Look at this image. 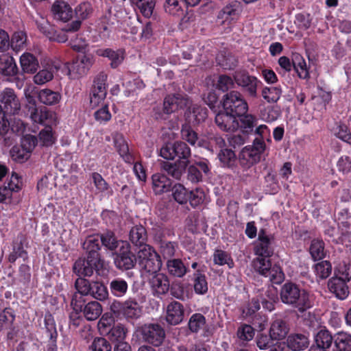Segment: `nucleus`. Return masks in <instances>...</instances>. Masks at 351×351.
<instances>
[{
    "instance_id": "f257e3e1",
    "label": "nucleus",
    "mask_w": 351,
    "mask_h": 351,
    "mask_svg": "<svg viewBox=\"0 0 351 351\" xmlns=\"http://www.w3.org/2000/svg\"><path fill=\"white\" fill-rule=\"evenodd\" d=\"M159 155L174 162H163L162 169L176 180H180L189 164L191 149L186 143L182 141L165 143L160 149Z\"/></svg>"
},
{
    "instance_id": "f03ea898",
    "label": "nucleus",
    "mask_w": 351,
    "mask_h": 351,
    "mask_svg": "<svg viewBox=\"0 0 351 351\" xmlns=\"http://www.w3.org/2000/svg\"><path fill=\"white\" fill-rule=\"evenodd\" d=\"M82 247L85 257L79 258L75 262L73 270L79 276L90 277L95 271L98 272L104 266V259L100 253L101 245L99 236L97 234L87 236Z\"/></svg>"
},
{
    "instance_id": "7ed1b4c3",
    "label": "nucleus",
    "mask_w": 351,
    "mask_h": 351,
    "mask_svg": "<svg viewBox=\"0 0 351 351\" xmlns=\"http://www.w3.org/2000/svg\"><path fill=\"white\" fill-rule=\"evenodd\" d=\"M279 295L283 304L296 309L300 313L306 312L313 306L309 293L290 280L280 287Z\"/></svg>"
},
{
    "instance_id": "20e7f679",
    "label": "nucleus",
    "mask_w": 351,
    "mask_h": 351,
    "mask_svg": "<svg viewBox=\"0 0 351 351\" xmlns=\"http://www.w3.org/2000/svg\"><path fill=\"white\" fill-rule=\"evenodd\" d=\"M266 144L254 140L252 145L243 147L239 155V162L241 171H237V176L243 180L247 181L250 177H254L256 168L254 165L258 163L264 158Z\"/></svg>"
},
{
    "instance_id": "39448f33",
    "label": "nucleus",
    "mask_w": 351,
    "mask_h": 351,
    "mask_svg": "<svg viewBox=\"0 0 351 351\" xmlns=\"http://www.w3.org/2000/svg\"><path fill=\"white\" fill-rule=\"evenodd\" d=\"M221 102L223 110L236 117L248 111V104L238 90L228 92L223 96Z\"/></svg>"
},
{
    "instance_id": "423d86ee",
    "label": "nucleus",
    "mask_w": 351,
    "mask_h": 351,
    "mask_svg": "<svg viewBox=\"0 0 351 351\" xmlns=\"http://www.w3.org/2000/svg\"><path fill=\"white\" fill-rule=\"evenodd\" d=\"M275 250V237L268 233L266 229L261 228L258 233V239L254 243V252L257 256L256 259H270Z\"/></svg>"
},
{
    "instance_id": "0eeeda50",
    "label": "nucleus",
    "mask_w": 351,
    "mask_h": 351,
    "mask_svg": "<svg viewBox=\"0 0 351 351\" xmlns=\"http://www.w3.org/2000/svg\"><path fill=\"white\" fill-rule=\"evenodd\" d=\"M233 77L237 86L241 87L248 97H258L257 89L263 83L256 76L250 75L246 70H237L233 74Z\"/></svg>"
},
{
    "instance_id": "6e6552de",
    "label": "nucleus",
    "mask_w": 351,
    "mask_h": 351,
    "mask_svg": "<svg viewBox=\"0 0 351 351\" xmlns=\"http://www.w3.org/2000/svg\"><path fill=\"white\" fill-rule=\"evenodd\" d=\"M351 281V276H349V269L335 274L328 281V289L335 298L343 300L346 299L350 293L348 283Z\"/></svg>"
},
{
    "instance_id": "1a4fd4ad",
    "label": "nucleus",
    "mask_w": 351,
    "mask_h": 351,
    "mask_svg": "<svg viewBox=\"0 0 351 351\" xmlns=\"http://www.w3.org/2000/svg\"><path fill=\"white\" fill-rule=\"evenodd\" d=\"M110 308L114 314L123 315L127 319H136L142 313L141 306L133 298H129L124 302L114 300Z\"/></svg>"
},
{
    "instance_id": "9d476101",
    "label": "nucleus",
    "mask_w": 351,
    "mask_h": 351,
    "mask_svg": "<svg viewBox=\"0 0 351 351\" xmlns=\"http://www.w3.org/2000/svg\"><path fill=\"white\" fill-rule=\"evenodd\" d=\"M254 268L261 275L269 277L274 284H280L285 279L282 267L278 264L271 265V259H254Z\"/></svg>"
},
{
    "instance_id": "9b49d317",
    "label": "nucleus",
    "mask_w": 351,
    "mask_h": 351,
    "mask_svg": "<svg viewBox=\"0 0 351 351\" xmlns=\"http://www.w3.org/2000/svg\"><path fill=\"white\" fill-rule=\"evenodd\" d=\"M139 265L148 273L155 274L162 267V261L160 255L151 245H145L138 253Z\"/></svg>"
},
{
    "instance_id": "f8f14e48",
    "label": "nucleus",
    "mask_w": 351,
    "mask_h": 351,
    "mask_svg": "<svg viewBox=\"0 0 351 351\" xmlns=\"http://www.w3.org/2000/svg\"><path fill=\"white\" fill-rule=\"evenodd\" d=\"M113 263L117 269L127 271L134 268L136 263V257L131 250L130 243L127 241L113 254Z\"/></svg>"
},
{
    "instance_id": "ddd939ff",
    "label": "nucleus",
    "mask_w": 351,
    "mask_h": 351,
    "mask_svg": "<svg viewBox=\"0 0 351 351\" xmlns=\"http://www.w3.org/2000/svg\"><path fill=\"white\" fill-rule=\"evenodd\" d=\"M112 322H113L112 319H107L105 317V315H103L99 322V329L106 333V336L112 343H119V342L125 341V340L128 332V328L120 323L114 324L111 326Z\"/></svg>"
},
{
    "instance_id": "4468645a",
    "label": "nucleus",
    "mask_w": 351,
    "mask_h": 351,
    "mask_svg": "<svg viewBox=\"0 0 351 351\" xmlns=\"http://www.w3.org/2000/svg\"><path fill=\"white\" fill-rule=\"evenodd\" d=\"M1 110L11 116L19 114L21 110V101L12 88H5L0 94Z\"/></svg>"
},
{
    "instance_id": "2eb2a0df",
    "label": "nucleus",
    "mask_w": 351,
    "mask_h": 351,
    "mask_svg": "<svg viewBox=\"0 0 351 351\" xmlns=\"http://www.w3.org/2000/svg\"><path fill=\"white\" fill-rule=\"evenodd\" d=\"M108 76L106 73H99L94 80V85L90 93V106L95 108L101 104L106 97V81Z\"/></svg>"
},
{
    "instance_id": "dca6fc26",
    "label": "nucleus",
    "mask_w": 351,
    "mask_h": 351,
    "mask_svg": "<svg viewBox=\"0 0 351 351\" xmlns=\"http://www.w3.org/2000/svg\"><path fill=\"white\" fill-rule=\"evenodd\" d=\"M95 62L91 54L78 55L68 67L69 74L74 77H80L85 75Z\"/></svg>"
},
{
    "instance_id": "f3484780",
    "label": "nucleus",
    "mask_w": 351,
    "mask_h": 351,
    "mask_svg": "<svg viewBox=\"0 0 351 351\" xmlns=\"http://www.w3.org/2000/svg\"><path fill=\"white\" fill-rule=\"evenodd\" d=\"M215 141L221 147V149L217 154V158L220 162L221 166L223 168L232 169L234 173H237V157L235 152L232 149L221 147L222 145H225V141L223 138L216 137Z\"/></svg>"
},
{
    "instance_id": "a211bd4d",
    "label": "nucleus",
    "mask_w": 351,
    "mask_h": 351,
    "mask_svg": "<svg viewBox=\"0 0 351 351\" xmlns=\"http://www.w3.org/2000/svg\"><path fill=\"white\" fill-rule=\"evenodd\" d=\"M141 335L145 341L154 346H159L163 342L165 332L158 324H145L141 328Z\"/></svg>"
},
{
    "instance_id": "6ab92c4d",
    "label": "nucleus",
    "mask_w": 351,
    "mask_h": 351,
    "mask_svg": "<svg viewBox=\"0 0 351 351\" xmlns=\"http://www.w3.org/2000/svg\"><path fill=\"white\" fill-rule=\"evenodd\" d=\"M75 15L76 20L73 21L70 23H67L64 26V30L67 32H77L82 25V22L87 19L93 12V7L90 3L84 1L80 3L75 8Z\"/></svg>"
},
{
    "instance_id": "aec40b11",
    "label": "nucleus",
    "mask_w": 351,
    "mask_h": 351,
    "mask_svg": "<svg viewBox=\"0 0 351 351\" xmlns=\"http://www.w3.org/2000/svg\"><path fill=\"white\" fill-rule=\"evenodd\" d=\"M184 308L182 304L177 301H172L166 308V322L172 326L180 324L184 319Z\"/></svg>"
},
{
    "instance_id": "412c9836",
    "label": "nucleus",
    "mask_w": 351,
    "mask_h": 351,
    "mask_svg": "<svg viewBox=\"0 0 351 351\" xmlns=\"http://www.w3.org/2000/svg\"><path fill=\"white\" fill-rule=\"evenodd\" d=\"M215 121L217 127L224 132H232L239 129V121L237 117L225 110L216 114Z\"/></svg>"
},
{
    "instance_id": "4be33fe9",
    "label": "nucleus",
    "mask_w": 351,
    "mask_h": 351,
    "mask_svg": "<svg viewBox=\"0 0 351 351\" xmlns=\"http://www.w3.org/2000/svg\"><path fill=\"white\" fill-rule=\"evenodd\" d=\"M149 285L153 295L160 298L167 293L169 290V280L168 277L161 273L154 275L149 280Z\"/></svg>"
},
{
    "instance_id": "5701e85b",
    "label": "nucleus",
    "mask_w": 351,
    "mask_h": 351,
    "mask_svg": "<svg viewBox=\"0 0 351 351\" xmlns=\"http://www.w3.org/2000/svg\"><path fill=\"white\" fill-rule=\"evenodd\" d=\"M188 104V100L180 94L167 95L163 101V112L170 114L180 109H184Z\"/></svg>"
},
{
    "instance_id": "b1692460",
    "label": "nucleus",
    "mask_w": 351,
    "mask_h": 351,
    "mask_svg": "<svg viewBox=\"0 0 351 351\" xmlns=\"http://www.w3.org/2000/svg\"><path fill=\"white\" fill-rule=\"evenodd\" d=\"M51 12L55 19L64 23L69 21L73 15L72 8L64 1H55L51 6Z\"/></svg>"
},
{
    "instance_id": "393cba45",
    "label": "nucleus",
    "mask_w": 351,
    "mask_h": 351,
    "mask_svg": "<svg viewBox=\"0 0 351 351\" xmlns=\"http://www.w3.org/2000/svg\"><path fill=\"white\" fill-rule=\"evenodd\" d=\"M207 160L195 162L189 165L187 169V179L192 183H198L202 180V173L207 174L210 171Z\"/></svg>"
},
{
    "instance_id": "a878e982",
    "label": "nucleus",
    "mask_w": 351,
    "mask_h": 351,
    "mask_svg": "<svg viewBox=\"0 0 351 351\" xmlns=\"http://www.w3.org/2000/svg\"><path fill=\"white\" fill-rule=\"evenodd\" d=\"M97 234V236H99V241L101 246H103L106 250L112 252V254L115 252L121 246V245H123V243L127 242V241L119 239L115 233L110 230Z\"/></svg>"
},
{
    "instance_id": "bb28decb",
    "label": "nucleus",
    "mask_w": 351,
    "mask_h": 351,
    "mask_svg": "<svg viewBox=\"0 0 351 351\" xmlns=\"http://www.w3.org/2000/svg\"><path fill=\"white\" fill-rule=\"evenodd\" d=\"M96 53L99 56L108 58L110 60V66L112 69H117L123 62L125 56L123 49L117 50L110 48L99 49Z\"/></svg>"
},
{
    "instance_id": "cd10ccee",
    "label": "nucleus",
    "mask_w": 351,
    "mask_h": 351,
    "mask_svg": "<svg viewBox=\"0 0 351 351\" xmlns=\"http://www.w3.org/2000/svg\"><path fill=\"white\" fill-rule=\"evenodd\" d=\"M129 239L136 247L143 248L145 245H148L146 228L141 224L134 226L130 230Z\"/></svg>"
},
{
    "instance_id": "c85d7f7f",
    "label": "nucleus",
    "mask_w": 351,
    "mask_h": 351,
    "mask_svg": "<svg viewBox=\"0 0 351 351\" xmlns=\"http://www.w3.org/2000/svg\"><path fill=\"white\" fill-rule=\"evenodd\" d=\"M19 73V68L14 58L9 54L0 56V74L14 77Z\"/></svg>"
},
{
    "instance_id": "c756f323",
    "label": "nucleus",
    "mask_w": 351,
    "mask_h": 351,
    "mask_svg": "<svg viewBox=\"0 0 351 351\" xmlns=\"http://www.w3.org/2000/svg\"><path fill=\"white\" fill-rule=\"evenodd\" d=\"M114 147L117 152L128 164H133L135 158L132 153L130 152L129 147L127 141L122 134H117L114 138Z\"/></svg>"
},
{
    "instance_id": "7c9ffc66",
    "label": "nucleus",
    "mask_w": 351,
    "mask_h": 351,
    "mask_svg": "<svg viewBox=\"0 0 351 351\" xmlns=\"http://www.w3.org/2000/svg\"><path fill=\"white\" fill-rule=\"evenodd\" d=\"M289 350L301 351L309 345V340L306 335L301 333H293L288 336L286 343Z\"/></svg>"
},
{
    "instance_id": "2f4dec72",
    "label": "nucleus",
    "mask_w": 351,
    "mask_h": 351,
    "mask_svg": "<svg viewBox=\"0 0 351 351\" xmlns=\"http://www.w3.org/2000/svg\"><path fill=\"white\" fill-rule=\"evenodd\" d=\"M152 188L156 194L169 191L172 188V181L162 173H155L152 176Z\"/></svg>"
},
{
    "instance_id": "473e14b6",
    "label": "nucleus",
    "mask_w": 351,
    "mask_h": 351,
    "mask_svg": "<svg viewBox=\"0 0 351 351\" xmlns=\"http://www.w3.org/2000/svg\"><path fill=\"white\" fill-rule=\"evenodd\" d=\"M206 266L199 267L193 274V288L195 293L204 295L207 293L208 282L205 275Z\"/></svg>"
},
{
    "instance_id": "72a5a7b5",
    "label": "nucleus",
    "mask_w": 351,
    "mask_h": 351,
    "mask_svg": "<svg viewBox=\"0 0 351 351\" xmlns=\"http://www.w3.org/2000/svg\"><path fill=\"white\" fill-rule=\"evenodd\" d=\"M19 60L21 69L25 73H35L39 68L38 58L31 53H23Z\"/></svg>"
},
{
    "instance_id": "f704fd0d",
    "label": "nucleus",
    "mask_w": 351,
    "mask_h": 351,
    "mask_svg": "<svg viewBox=\"0 0 351 351\" xmlns=\"http://www.w3.org/2000/svg\"><path fill=\"white\" fill-rule=\"evenodd\" d=\"M18 239H19V241L13 242L12 251L8 255V260L10 263H15L19 258H22L23 260L27 258V252L23 247L25 237L23 234H20Z\"/></svg>"
},
{
    "instance_id": "c9c22d12",
    "label": "nucleus",
    "mask_w": 351,
    "mask_h": 351,
    "mask_svg": "<svg viewBox=\"0 0 351 351\" xmlns=\"http://www.w3.org/2000/svg\"><path fill=\"white\" fill-rule=\"evenodd\" d=\"M164 8L167 13L179 17L187 12L185 0H166Z\"/></svg>"
},
{
    "instance_id": "e433bc0d",
    "label": "nucleus",
    "mask_w": 351,
    "mask_h": 351,
    "mask_svg": "<svg viewBox=\"0 0 351 351\" xmlns=\"http://www.w3.org/2000/svg\"><path fill=\"white\" fill-rule=\"evenodd\" d=\"M167 267L169 275L176 278L184 277L189 271L180 258L169 259L167 262Z\"/></svg>"
},
{
    "instance_id": "4c0bfd02",
    "label": "nucleus",
    "mask_w": 351,
    "mask_h": 351,
    "mask_svg": "<svg viewBox=\"0 0 351 351\" xmlns=\"http://www.w3.org/2000/svg\"><path fill=\"white\" fill-rule=\"evenodd\" d=\"M289 326L282 319L274 321L269 328V334L274 340L279 341L285 339L289 332Z\"/></svg>"
},
{
    "instance_id": "58836bf2",
    "label": "nucleus",
    "mask_w": 351,
    "mask_h": 351,
    "mask_svg": "<svg viewBox=\"0 0 351 351\" xmlns=\"http://www.w3.org/2000/svg\"><path fill=\"white\" fill-rule=\"evenodd\" d=\"M333 351H351V334L340 331L335 335Z\"/></svg>"
},
{
    "instance_id": "ea45409f",
    "label": "nucleus",
    "mask_w": 351,
    "mask_h": 351,
    "mask_svg": "<svg viewBox=\"0 0 351 351\" xmlns=\"http://www.w3.org/2000/svg\"><path fill=\"white\" fill-rule=\"evenodd\" d=\"M309 253L314 261H321L326 258L327 250L325 248L324 241L320 239H313L311 242Z\"/></svg>"
},
{
    "instance_id": "a19ab883",
    "label": "nucleus",
    "mask_w": 351,
    "mask_h": 351,
    "mask_svg": "<svg viewBox=\"0 0 351 351\" xmlns=\"http://www.w3.org/2000/svg\"><path fill=\"white\" fill-rule=\"evenodd\" d=\"M237 117L239 118V129H240L241 133L245 136L252 134L254 128L256 125V117L247 113Z\"/></svg>"
},
{
    "instance_id": "79ce46f5",
    "label": "nucleus",
    "mask_w": 351,
    "mask_h": 351,
    "mask_svg": "<svg viewBox=\"0 0 351 351\" xmlns=\"http://www.w3.org/2000/svg\"><path fill=\"white\" fill-rule=\"evenodd\" d=\"M239 5L235 2H232L224 6L218 13L217 19H221L223 23L227 21H233L237 19L239 14Z\"/></svg>"
},
{
    "instance_id": "37998d69",
    "label": "nucleus",
    "mask_w": 351,
    "mask_h": 351,
    "mask_svg": "<svg viewBox=\"0 0 351 351\" xmlns=\"http://www.w3.org/2000/svg\"><path fill=\"white\" fill-rule=\"evenodd\" d=\"M293 69L297 73L299 78L308 80L310 73L306 62L302 56L298 53H293Z\"/></svg>"
},
{
    "instance_id": "c03bdc74",
    "label": "nucleus",
    "mask_w": 351,
    "mask_h": 351,
    "mask_svg": "<svg viewBox=\"0 0 351 351\" xmlns=\"http://www.w3.org/2000/svg\"><path fill=\"white\" fill-rule=\"evenodd\" d=\"M84 317L88 321L96 320L102 313V306L97 301L87 302L82 309Z\"/></svg>"
},
{
    "instance_id": "a18cd8bd",
    "label": "nucleus",
    "mask_w": 351,
    "mask_h": 351,
    "mask_svg": "<svg viewBox=\"0 0 351 351\" xmlns=\"http://www.w3.org/2000/svg\"><path fill=\"white\" fill-rule=\"evenodd\" d=\"M109 289L112 295L121 298L126 295L128 290V284L124 279L116 278L109 282Z\"/></svg>"
},
{
    "instance_id": "49530a36",
    "label": "nucleus",
    "mask_w": 351,
    "mask_h": 351,
    "mask_svg": "<svg viewBox=\"0 0 351 351\" xmlns=\"http://www.w3.org/2000/svg\"><path fill=\"white\" fill-rule=\"evenodd\" d=\"M60 99L61 95L58 92L51 89H43L38 93L39 101L45 105H55L60 101Z\"/></svg>"
},
{
    "instance_id": "de8ad7c7",
    "label": "nucleus",
    "mask_w": 351,
    "mask_h": 351,
    "mask_svg": "<svg viewBox=\"0 0 351 351\" xmlns=\"http://www.w3.org/2000/svg\"><path fill=\"white\" fill-rule=\"evenodd\" d=\"M335 335L332 336L329 330L326 329L319 330L314 336V343L317 346L330 349L334 343Z\"/></svg>"
},
{
    "instance_id": "09e8293b",
    "label": "nucleus",
    "mask_w": 351,
    "mask_h": 351,
    "mask_svg": "<svg viewBox=\"0 0 351 351\" xmlns=\"http://www.w3.org/2000/svg\"><path fill=\"white\" fill-rule=\"evenodd\" d=\"M131 2L144 17L147 19L151 17L156 5V0H131Z\"/></svg>"
},
{
    "instance_id": "8fccbe9b",
    "label": "nucleus",
    "mask_w": 351,
    "mask_h": 351,
    "mask_svg": "<svg viewBox=\"0 0 351 351\" xmlns=\"http://www.w3.org/2000/svg\"><path fill=\"white\" fill-rule=\"evenodd\" d=\"M171 190L173 199L180 204H186L190 199L189 198L190 191L182 184H174Z\"/></svg>"
},
{
    "instance_id": "3c124183",
    "label": "nucleus",
    "mask_w": 351,
    "mask_h": 351,
    "mask_svg": "<svg viewBox=\"0 0 351 351\" xmlns=\"http://www.w3.org/2000/svg\"><path fill=\"white\" fill-rule=\"evenodd\" d=\"M16 315L10 307H6L0 311V331L10 328L14 323Z\"/></svg>"
},
{
    "instance_id": "603ef678",
    "label": "nucleus",
    "mask_w": 351,
    "mask_h": 351,
    "mask_svg": "<svg viewBox=\"0 0 351 351\" xmlns=\"http://www.w3.org/2000/svg\"><path fill=\"white\" fill-rule=\"evenodd\" d=\"M108 288L102 282L92 281L90 296L98 300L104 301L108 298Z\"/></svg>"
},
{
    "instance_id": "864d4df0",
    "label": "nucleus",
    "mask_w": 351,
    "mask_h": 351,
    "mask_svg": "<svg viewBox=\"0 0 351 351\" xmlns=\"http://www.w3.org/2000/svg\"><path fill=\"white\" fill-rule=\"evenodd\" d=\"M188 326L191 332L197 333L206 327V317L201 313H194L191 316Z\"/></svg>"
},
{
    "instance_id": "5fc2aeb1",
    "label": "nucleus",
    "mask_w": 351,
    "mask_h": 351,
    "mask_svg": "<svg viewBox=\"0 0 351 351\" xmlns=\"http://www.w3.org/2000/svg\"><path fill=\"white\" fill-rule=\"evenodd\" d=\"M27 36L25 32H16L10 39V47L14 51H20L27 47Z\"/></svg>"
},
{
    "instance_id": "6e6d98bb",
    "label": "nucleus",
    "mask_w": 351,
    "mask_h": 351,
    "mask_svg": "<svg viewBox=\"0 0 351 351\" xmlns=\"http://www.w3.org/2000/svg\"><path fill=\"white\" fill-rule=\"evenodd\" d=\"M213 262L215 265L221 266L227 265L229 268H232L234 266L231 256L227 252L222 250H215L213 254Z\"/></svg>"
},
{
    "instance_id": "4d7b16f0",
    "label": "nucleus",
    "mask_w": 351,
    "mask_h": 351,
    "mask_svg": "<svg viewBox=\"0 0 351 351\" xmlns=\"http://www.w3.org/2000/svg\"><path fill=\"white\" fill-rule=\"evenodd\" d=\"M45 329L49 339H58L56 324L53 316L49 312L45 314Z\"/></svg>"
},
{
    "instance_id": "13d9d810",
    "label": "nucleus",
    "mask_w": 351,
    "mask_h": 351,
    "mask_svg": "<svg viewBox=\"0 0 351 351\" xmlns=\"http://www.w3.org/2000/svg\"><path fill=\"white\" fill-rule=\"evenodd\" d=\"M314 271L319 279H326L332 273V265L328 261H322L314 265Z\"/></svg>"
},
{
    "instance_id": "bf43d9fd",
    "label": "nucleus",
    "mask_w": 351,
    "mask_h": 351,
    "mask_svg": "<svg viewBox=\"0 0 351 351\" xmlns=\"http://www.w3.org/2000/svg\"><path fill=\"white\" fill-rule=\"evenodd\" d=\"M282 89L280 86L264 87L262 90L263 97L269 103L277 102L281 96Z\"/></svg>"
},
{
    "instance_id": "052dcab7",
    "label": "nucleus",
    "mask_w": 351,
    "mask_h": 351,
    "mask_svg": "<svg viewBox=\"0 0 351 351\" xmlns=\"http://www.w3.org/2000/svg\"><path fill=\"white\" fill-rule=\"evenodd\" d=\"M178 244L176 242L167 240H160L159 242V250L164 258H170L175 255Z\"/></svg>"
},
{
    "instance_id": "680f3d73",
    "label": "nucleus",
    "mask_w": 351,
    "mask_h": 351,
    "mask_svg": "<svg viewBox=\"0 0 351 351\" xmlns=\"http://www.w3.org/2000/svg\"><path fill=\"white\" fill-rule=\"evenodd\" d=\"M235 84L234 77L232 78L226 74H221L218 77L215 87L217 90L225 93L232 89L234 87Z\"/></svg>"
},
{
    "instance_id": "e2e57ef3",
    "label": "nucleus",
    "mask_w": 351,
    "mask_h": 351,
    "mask_svg": "<svg viewBox=\"0 0 351 351\" xmlns=\"http://www.w3.org/2000/svg\"><path fill=\"white\" fill-rule=\"evenodd\" d=\"M312 21L309 13L300 12L295 14L294 23L299 29L305 31L311 27Z\"/></svg>"
},
{
    "instance_id": "0e129e2a",
    "label": "nucleus",
    "mask_w": 351,
    "mask_h": 351,
    "mask_svg": "<svg viewBox=\"0 0 351 351\" xmlns=\"http://www.w3.org/2000/svg\"><path fill=\"white\" fill-rule=\"evenodd\" d=\"M206 197V194L203 189L197 187L189 192V202L193 208H196L203 204Z\"/></svg>"
},
{
    "instance_id": "69168bd1",
    "label": "nucleus",
    "mask_w": 351,
    "mask_h": 351,
    "mask_svg": "<svg viewBox=\"0 0 351 351\" xmlns=\"http://www.w3.org/2000/svg\"><path fill=\"white\" fill-rule=\"evenodd\" d=\"M252 134L256 135L254 140L259 141L262 143H265V141L268 143H271L270 129L266 125L262 124L255 129L254 128Z\"/></svg>"
},
{
    "instance_id": "338daca9",
    "label": "nucleus",
    "mask_w": 351,
    "mask_h": 351,
    "mask_svg": "<svg viewBox=\"0 0 351 351\" xmlns=\"http://www.w3.org/2000/svg\"><path fill=\"white\" fill-rule=\"evenodd\" d=\"M38 137L42 145L45 147L51 146L56 141L52 128L50 126L46 127L40 130Z\"/></svg>"
},
{
    "instance_id": "774afa93",
    "label": "nucleus",
    "mask_w": 351,
    "mask_h": 351,
    "mask_svg": "<svg viewBox=\"0 0 351 351\" xmlns=\"http://www.w3.org/2000/svg\"><path fill=\"white\" fill-rule=\"evenodd\" d=\"M89 348L91 351H111L112 346L104 337H95Z\"/></svg>"
}]
</instances>
